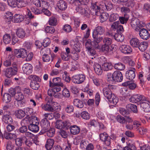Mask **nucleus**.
<instances>
[{
  "instance_id": "obj_1",
  "label": "nucleus",
  "mask_w": 150,
  "mask_h": 150,
  "mask_svg": "<svg viewBox=\"0 0 150 150\" xmlns=\"http://www.w3.org/2000/svg\"><path fill=\"white\" fill-rule=\"evenodd\" d=\"M129 100L133 103H137L140 101V106L144 109V111L146 112L150 111L149 105L146 102H143L144 101L148 102L147 98L144 96L139 94H135L131 97Z\"/></svg>"
},
{
  "instance_id": "obj_2",
  "label": "nucleus",
  "mask_w": 150,
  "mask_h": 150,
  "mask_svg": "<svg viewBox=\"0 0 150 150\" xmlns=\"http://www.w3.org/2000/svg\"><path fill=\"white\" fill-rule=\"evenodd\" d=\"M114 86L112 85H108L104 87L103 89V93L104 96L111 104L116 105L118 101V98L112 94V90Z\"/></svg>"
},
{
  "instance_id": "obj_3",
  "label": "nucleus",
  "mask_w": 150,
  "mask_h": 150,
  "mask_svg": "<svg viewBox=\"0 0 150 150\" xmlns=\"http://www.w3.org/2000/svg\"><path fill=\"white\" fill-rule=\"evenodd\" d=\"M46 101L47 102V103L46 105H44L42 107V108L45 110L51 112H54L60 110V108H56L54 107H53L51 105L54 102L53 101V99L52 96L50 97H47L45 98Z\"/></svg>"
},
{
  "instance_id": "obj_4",
  "label": "nucleus",
  "mask_w": 150,
  "mask_h": 150,
  "mask_svg": "<svg viewBox=\"0 0 150 150\" xmlns=\"http://www.w3.org/2000/svg\"><path fill=\"white\" fill-rule=\"evenodd\" d=\"M130 24L132 27L136 31H138L143 26V23L137 18H133L131 21Z\"/></svg>"
},
{
  "instance_id": "obj_5",
  "label": "nucleus",
  "mask_w": 150,
  "mask_h": 150,
  "mask_svg": "<svg viewBox=\"0 0 150 150\" xmlns=\"http://www.w3.org/2000/svg\"><path fill=\"white\" fill-rule=\"evenodd\" d=\"M70 123L67 121H63L62 120H57L55 123L56 128L59 129H61L64 128L67 129L68 127L70 128Z\"/></svg>"
},
{
  "instance_id": "obj_6",
  "label": "nucleus",
  "mask_w": 150,
  "mask_h": 150,
  "mask_svg": "<svg viewBox=\"0 0 150 150\" xmlns=\"http://www.w3.org/2000/svg\"><path fill=\"white\" fill-rule=\"evenodd\" d=\"M17 70V67L15 66L8 68L5 72V75L7 77L10 78L12 76L16 74Z\"/></svg>"
},
{
  "instance_id": "obj_7",
  "label": "nucleus",
  "mask_w": 150,
  "mask_h": 150,
  "mask_svg": "<svg viewBox=\"0 0 150 150\" xmlns=\"http://www.w3.org/2000/svg\"><path fill=\"white\" fill-rule=\"evenodd\" d=\"M14 52L15 55L18 58L21 57L24 58L27 56L26 50L23 48L15 49Z\"/></svg>"
},
{
  "instance_id": "obj_8",
  "label": "nucleus",
  "mask_w": 150,
  "mask_h": 150,
  "mask_svg": "<svg viewBox=\"0 0 150 150\" xmlns=\"http://www.w3.org/2000/svg\"><path fill=\"white\" fill-rule=\"evenodd\" d=\"M111 28L112 29L117 30V33H122L124 32V30L123 26L120 24L119 21L115 22L111 25Z\"/></svg>"
},
{
  "instance_id": "obj_9",
  "label": "nucleus",
  "mask_w": 150,
  "mask_h": 150,
  "mask_svg": "<svg viewBox=\"0 0 150 150\" xmlns=\"http://www.w3.org/2000/svg\"><path fill=\"white\" fill-rule=\"evenodd\" d=\"M86 78L84 75L81 74L78 75H76L72 77V81L73 82L80 84L83 83L85 80Z\"/></svg>"
},
{
  "instance_id": "obj_10",
  "label": "nucleus",
  "mask_w": 150,
  "mask_h": 150,
  "mask_svg": "<svg viewBox=\"0 0 150 150\" xmlns=\"http://www.w3.org/2000/svg\"><path fill=\"white\" fill-rule=\"evenodd\" d=\"M49 84L51 87H55V86H63V83H61V79L59 77L54 78L52 81L50 80Z\"/></svg>"
},
{
  "instance_id": "obj_11",
  "label": "nucleus",
  "mask_w": 150,
  "mask_h": 150,
  "mask_svg": "<svg viewBox=\"0 0 150 150\" xmlns=\"http://www.w3.org/2000/svg\"><path fill=\"white\" fill-rule=\"evenodd\" d=\"M136 69L134 68H131L127 71L126 73V77L127 79L132 81L135 76Z\"/></svg>"
},
{
  "instance_id": "obj_12",
  "label": "nucleus",
  "mask_w": 150,
  "mask_h": 150,
  "mask_svg": "<svg viewBox=\"0 0 150 150\" xmlns=\"http://www.w3.org/2000/svg\"><path fill=\"white\" fill-rule=\"evenodd\" d=\"M139 35L140 37L144 40H147L150 38V34L146 29L142 28L139 31Z\"/></svg>"
},
{
  "instance_id": "obj_13",
  "label": "nucleus",
  "mask_w": 150,
  "mask_h": 150,
  "mask_svg": "<svg viewBox=\"0 0 150 150\" xmlns=\"http://www.w3.org/2000/svg\"><path fill=\"white\" fill-rule=\"evenodd\" d=\"M96 4L97 3L96 2L92 4L91 11V13H92V14L98 16L100 15V8L96 5Z\"/></svg>"
},
{
  "instance_id": "obj_14",
  "label": "nucleus",
  "mask_w": 150,
  "mask_h": 150,
  "mask_svg": "<svg viewBox=\"0 0 150 150\" xmlns=\"http://www.w3.org/2000/svg\"><path fill=\"white\" fill-rule=\"evenodd\" d=\"M104 28L100 26H98L95 29L93 33V36L98 37V35H102L104 33Z\"/></svg>"
},
{
  "instance_id": "obj_15",
  "label": "nucleus",
  "mask_w": 150,
  "mask_h": 150,
  "mask_svg": "<svg viewBox=\"0 0 150 150\" xmlns=\"http://www.w3.org/2000/svg\"><path fill=\"white\" fill-rule=\"evenodd\" d=\"M94 40L92 42V46L95 49H99L100 48L99 43L102 40V37H96L93 36Z\"/></svg>"
},
{
  "instance_id": "obj_16",
  "label": "nucleus",
  "mask_w": 150,
  "mask_h": 150,
  "mask_svg": "<svg viewBox=\"0 0 150 150\" xmlns=\"http://www.w3.org/2000/svg\"><path fill=\"white\" fill-rule=\"evenodd\" d=\"M112 46L103 44L102 46L101 50L102 51L105 53L111 54L113 53L114 50V47L112 48Z\"/></svg>"
},
{
  "instance_id": "obj_17",
  "label": "nucleus",
  "mask_w": 150,
  "mask_h": 150,
  "mask_svg": "<svg viewBox=\"0 0 150 150\" xmlns=\"http://www.w3.org/2000/svg\"><path fill=\"white\" fill-rule=\"evenodd\" d=\"M32 65L29 64H24L22 67V69L24 73L26 74H29L32 73L33 70Z\"/></svg>"
},
{
  "instance_id": "obj_18",
  "label": "nucleus",
  "mask_w": 150,
  "mask_h": 150,
  "mask_svg": "<svg viewBox=\"0 0 150 150\" xmlns=\"http://www.w3.org/2000/svg\"><path fill=\"white\" fill-rule=\"evenodd\" d=\"M114 77V81L120 82L123 79V76L121 72L118 71H116L113 73Z\"/></svg>"
},
{
  "instance_id": "obj_19",
  "label": "nucleus",
  "mask_w": 150,
  "mask_h": 150,
  "mask_svg": "<svg viewBox=\"0 0 150 150\" xmlns=\"http://www.w3.org/2000/svg\"><path fill=\"white\" fill-rule=\"evenodd\" d=\"M35 124L33 122L30 124L28 126V129L33 132H37L39 130V127L38 125L39 124L38 122H35Z\"/></svg>"
},
{
  "instance_id": "obj_20",
  "label": "nucleus",
  "mask_w": 150,
  "mask_h": 150,
  "mask_svg": "<svg viewBox=\"0 0 150 150\" xmlns=\"http://www.w3.org/2000/svg\"><path fill=\"white\" fill-rule=\"evenodd\" d=\"M121 52L124 54H129L132 51L131 48L129 45H122L120 48Z\"/></svg>"
},
{
  "instance_id": "obj_21",
  "label": "nucleus",
  "mask_w": 150,
  "mask_h": 150,
  "mask_svg": "<svg viewBox=\"0 0 150 150\" xmlns=\"http://www.w3.org/2000/svg\"><path fill=\"white\" fill-rule=\"evenodd\" d=\"M42 128L45 130H48L50 128V123L47 118L42 119L40 122Z\"/></svg>"
},
{
  "instance_id": "obj_22",
  "label": "nucleus",
  "mask_w": 150,
  "mask_h": 150,
  "mask_svg": "<svg viewBox=\"0 0 150 150\" xmlns=\"http://www.w3.org/2000/svg\"><path fill=\"white\" fill-rule=\"evenodd\" d=\"M127 7H123L121 8V11L124 14H128L130 12V7L131 5H134V4L132 2H129L128 3Z\"/></svg>"
},
{
  "instance_id": "obj_23",
  "label": "nucleus",
  "mask_w": 150,
  "mask_h": 150,
  "mask_svg": "<svg viewBox=\"0 0 150 150\" xmlns=\"http://www.w3.org/2000/svg\"><path fill=\"white\" fill-rule=\"evenodd\" d=\"M24 16L22 15L16 14L13 16L12 21L15 23H20L23 21Z\"/></svg>"
},
{
  "instance_id": "obj_24",
  "label": "nucleus",
  "mask_w": 150,
  "mask_h": 150,
  "mask_svg": "<svg viewBox=\"0 0 150 150\" xmlns=\"http://www.w3.org/2000/svg\"><path fill=\"white\" fill-rule=\"evenodd\" d=\"M16 34L19 38L22 39L25 36L26 33L24 30L19 28L17 29Z\"/></svg>"
},
{
  "instance_id": "obj_25",
  "label": "nucleus",
  "mask_w": 150,
  "mask_h": 150,
  "mask_svg": "<svg viewBox=\"0 0 150 150\" xmlns=\"http://www.w3.org/2000/svg\"><path fill=\"white\" fill-rule=\"evenodd\" d=\"M57 6L58 8L62 11L65 10L67 7L66 2L63 0H60L57 3Z\"/></svg>"
},
{
  "instance_id": "obj_26",
  "label": "nucleus",
  "mask_w": 150,
  "mask_h": 150,
  "mask_svg": "<svg viewBox=\"0 0 150 150\" xmlns=\"http://www.w3.org/2000/svg\"><path fill=\"white\" fill-rule=\"evenodd\" d=\"M54 141L53 139H49L47 141L45 147L47 150H50L52 148Z\"/></svg>"
},
{
  "instance_id": "obj_27",
  "label": "nucleus",
  "mask_w": 150,
  "mask_h": 150,
  "mask_svg": "<svg viewBox=\"0 0 150 150\" xmlns=\"http://www.w3.org/2000/svg\"><path fill=\"white\" fill-rule=\"evenodd\" d=\"M70 129V131L71 134L74 135H76L78 134L80 131V127L76 125L71 126Z\"/></svg>"
},
{
  "instance_id": "obj_28",
  "label": "nucleus",
  "mask_w": 150,
  "mask_h": 150,
  "mask_svg": "<svg viewBox=\"0 0 150 150\" xmlns=\"http://www.w3.org/2000/svg\"><path fill=\"white\" fill-rule=\"evenodd\" d=\"M26 140V137L24 136L21 137L17 138L16 139V144L18 146H21L24 144V142Z\"/></svg>"
},
{
  "instance_id": "obj_29",
  "label": "nucleus",
  "mask_w": 150,
  "mask_h": 150,
  "mask_svg": "<svg viewBox=\"0 0 150 150\" xmlns=\"http://www.w3.org/2000/svg\"><path fill=\"white\" fill-rule=\"evenodd\" d=\"M102 6V8L108 11H110L113 8L112 4L111 2L108 1H107L104 4H103Z\"/></svg>"
},
{
  "instance_id": "obj_30",
  "label": "nucleus",
  "mask_w": 150,
  "mask_h": 150,
  "mask_svg": "<svg viewBox=\"0 0 150 150\" xmlns=\"http://www.w3.org/2000/svg\"><path fill=\"white\" fill-rule=\"evenodd\" d=\"M140 43L139 40L136 38H132L130 41L131 45L133 47L137 48Z\"/></svg>"
},
{
  "instance_id": "obj_31",
  "label": "nucleus",
  "mask_w": 150,
  "mask_h": 150,
  "mask_svg": "<svg viewBox=\"0 0 150 150\" xmlns=\"http://www.w3.org/2000/svg\"><path fill=\"white\" fill-rule=\"evenodd\" d=\"M126 108L129 111H132L134 112H137V106L133 104H127L126 105Z\"/></svg>"
},
{
  "instance_id": "obj_32",
  "label": "nucleus",
  "mask_w": 150,
  "mask_h": 150,
  "mask_svg": "<svg viewBox=\"0 0 150 150\" xmlns=\"http://www.w3.org/2000/svg\"><path fill=\"white\" fill-rule=\"evenodd\" d=\"M16 116L18 118L21 119L25 115L24 111L21 110H16L15 112Z\"/></svg>"
},
{
  "instance_id": "obj_33",
  "label": "nucleus",
  "mask_w": 150,
  "mask_h": 150,
  "mask_svg": "<svg viewBox=\"0 0 150 150\" xmlns=\"http://www.w3.org/2000/svg\"><path fill=\"white\" fill-rule=\"evenodd\" d=\"M94 69L96 74L98 75H101L102 73V70L101 66L98 63L94 65Z\"/></svg>"
},
{
  "instance_id": "obj_34",
  "label": "nucleus",
  "mask_w": 150,
  "mask_h": 150,
  "mask_svg": "<svg viewBox=\"0 0 150 150\" xmlns=\"http://www.w3.org/2000/svg\"><path fill=\"white\" fill-rule=\"evenodd\" d=\"M114 37L116 41L120 42H122L124 39V37L122 33H115Z\"/></svg>"
},
{
  "instance_id": "obj_35",
  "label": "nucleus",
  "mask_w": 150,
  "mask_h": 150,
  "mask_svg": "<svg viewBox=\"0 0 150 150\" xmlns=\"http://www.w3.org/2000/svg\"><path fill=\"white\" fill-rule=\"evenodd\" d=\"M13 14L10 12H7L5 15V20L6 22L9 24L11 21H12L13 18Z\"/></svg>"
},
{
  "instance_id": "obj_36",
  "label": "nucleus",
  "mask_w": 150,
  "mask_h": 150,
  "mask_svg": "<svg viewBox=\"0 0 150 150\" xmlns=\"http://www.w3.org/2000/svg\"><path fill=\"white\" fill-rule=\"evenodd\" d=\"M73 103L75 106L79 108H82L84 106L83 102L78 99H74Z\"/></svg>"
},
{
  "instance_id": "obj_37",
  "label": "nucleus",
  "mask_w": 150,
  "mask_h": 150,
  "mask_svg": "<svg viewBox=\"0 0 150 150\" xmlns=\"http://www.w3.org/2000/svg\"><path fill=\"white\" fill-rule=\"evenodd\" d=\"M148 44L146 42H143L140 43L138 47L142 51H144L146 49Z\"/></svg>"
},
{
  "instance_id": "obj_38",
  "label": "nucleus",
  "mask_w": 150,
  "mask_h": 150,
  "mask_svg": "<svg viewBox=\"0 0 150 150\" xmlns=\"http://www.w3.org/2000/svg\"><path fill=\"white\" fill-rule=\"evenodd\" d=\"M3 121L6 123L11 124L13 122V119L9 115H4L3 117Z\"/></svg>"
},
{
  "instance_id": "obj_39",
  "label": "nucleus",
  "mask_w": 150,
  "mask_h": 150,
  "mask_svg": "<svg viewBox=\"0 0 150 150\" xmlns=\"http://www.w3.org/2000/svg\"><path fill=\"white\" fill-rule=\"evenodd\" d=\"M88 1V0H75L73 4L76 6H79L81 5H86Z\"/></svg>"
},
{
  "instance_id": "obj_40",
  "label": "nucleus",
  "mask_w": 150,
  "mask_h": 150,
  "mask_svg": "<svg viewBox=\"0 0 150 150\" xmlns=\"http://www.w3.org/2000/svg\"><path fill=\"white\" fill-rule=\"evenodd\" d=\"M102 67L103 70L108 71L110 70L113 68V66L111 63H104L102 65Z\"/></svg>"
},
{
  "instance_id": "obj_41",
  "label": "nucleus",
  "mask_w": 150,
  "mask_h": 150,
  "mask_svg": "<svg viewBox=\"0 0 150 150\" xmlns=\"http://www.w3.org/2000/svg\"><path fill=\"white\" fill-rule=\"evenodd\" d=\"M129 16L128 14H124L123 16L119 17V20L121 24L126 23L129 19Z\"/></svg>"
},
{
  "instance_id": "obj_42",
  "label": "nucleus",
  "mask_w": 150,
  "mask_h": 150,
  "mask_svg": "<svg viewBox=\"0 0 150 150\" xmlns=\"http://www.w3.org/2000/svg\"><path fill=\"white\" fill-rule=\"evenodd\" d=\"M4 137L7 139H11L16 137V135L14 134L8 132L4 131Z\"/></svg>"
},
{
  "instance_id": "obj_43",
  "label": "nucleus",
  "mask_w": 150,
  "mask_h": 150,
  "mask_svg": "<svg viewBox=\"0 0 150 150\" xmlns=\"http://www.w3.org/2000/svg\"><path fill=\"white\" fill-rule=\"evenodd\" d=\"M103 44L110 45L112 43V39L107 37H102V40Z\"/></svg>"
},
{
  "instance_id": "obj_44",
  "label": "nucleus",
  "mask_w": 150,
  "mask_h": 150,
  "mask_svg": "<svg viewBox=\"0 0 150 150\" xmlns=\"http://www.w3.org/2000/svg\"><path fill=\"white\" fill-rule=\"evenodd\" d=\"M114 67L116 69L120 70H123L125 68V65L120 62L115 64Z\"/></svg>"
},
{
  "instance_id": "obj_45",
  "label": "nucleus",
  "mask_w": 150,
  "mask_h": 150,
  "mask_svg": "<svg viewBox=\"0 0 150 150\" xmlns=\"http://www.w3.org/2000/svg\"><path fill=\"white\" fill-rule=\"evenodd\" d=\"M11 37L9 34H6L3 37V40L5 44H8L11 41Z\"/></svg>"
},
{
  "instance_id": "obj_46",
  "label": "nucleus",
  "mask_w": 150,
  "mask_h": 150,
  "mask_svg": "<svg viewBox=\"0 0 150 150\" xmlns=\"http://www.w3.org/2000/svg\"><path fill=\"white\" fill-rule=\"evenodd\" d=\"M49 24L51 25L55 26L57 25V20L54 17H51L48 21Z\"/></svg>"
},
{
  "instance_id": "obj_47",
  "label": "nucleus",
  "mask_w": 150,
  "mask_h": 150,
  "mask_svg": "<svg viewBox=\"0 0 150 150\" xmlns=\"http://www.w3.org/2000/svg\"><path fill=\"white\" fill-rule=\"evenodd\" d=\"M100 17V19L101 22H103L106 21L108 18L109 15L106 13H103L99 16Z\"/></svg>"
},
{
  "instance_id": "obj_48",
  "label": "nucleus",
  "mask_w": 150,
  "mask_h": 150,
  "mask_svg": "<svg viewBox=\"0 0 150 150\" xmlns=\"http://www.w3.org/2000/svg\"><path fill=\"white\" fill-rule=\"evenodd\" d=\"M30 86L33 89L35 90H38L40 87L39 83L36 81H31L30 84Z\"/></svg>"
},
{
  "instance_id": "obj_49",
  "label": "nucleus",
  "mask_w": 150,
  "mask_h": 150,
  "mask_svg": "<svg viewBox=\"0 0 150 150\" xmlns=\"http://www.w3.org/2000/svg\"><path fill=\"white\" fill-rule=\"evenodd\" d=\"M14 97L18 101H21L24 99V96L22 93H16Z\"/></svg>"
},
{
  "instance_id": "obj_50",
  "label": "nucleus",
  "mask_w": 150,
  "mask_h": 150,
  "mask_svg": "<svg viewBox=\"0 0 150 150\" xmlns=\"http://www.w3.org/2000/svg\"><path fill=\"white\" fill-rule=\"evenodd\" d=\"M119 111L121 115L125 117L129 115V111L123 108H120L119 109Z\"/></svg>"
},
{
  "instance_id": "obj_51",
  "label": "nucleus",
  "mask_w": 150,
  "mask_h": 150,
  "mask_svg": "<svg viewBox=\"0 0 150 150\" xmlns=\"http://www.w3.org/2000/svg\"><path fill=\"white\" fill-rule=\"evenodd\" d=\"M11 100V95L8 93H5L3 98V101L6 103H8Z\"/></svg>"
},
{
  "instance_id": "obj_52",
  "label": "nucleus",
  "mask_w": 150,
  "mask_h": 150,
  "mask_svg": "<svg viewBox=\"0 0 150 150\" xmlns=\"http://www.w3.org/2000/svg\"><path fill=\"white\" fill-rule=\"evenodd\" d=\"M123 150H137L136 146L133 144H128L127 146L123 148Z\"/></svg>"
},
{
  "instance_id": "obj_53",
  "label": "nucleus",
  "mask_w": 150,
  "mask_h": 150,
  "mask_svg": "<svg viewBox=\"0 0 150 150\" xmlns=\"http://www.w3.org/2000/svg\"><path fill=\"white\" fill-rule=\"evenodd\" d=\"M29 79L33 81H41V80L37 76L34 75H31L29 76Z\"/></svg>"
},
{
  "instance_id": "obj_54",
  "label": "nucleus",
  "mask_w": 150,
  "mask_h": 150,
  "mask_svg": "<svg viewBox=\"0 0 150 150\" xmlns=\"http://www.w3.org/2000/svg\"><path fill=\"white\" fill-rule=\"evenodd\" d=\"M119 18V15L117 14L113 13L111 14L109 17V20L110 22H113Z\"/></svg>"
},
{
  "instance_id": "obj_55",
  "label": "nucleus",
  "mask_w": 150,
  "mask_h": 150,
  "mask_svg": "<svg viewBox=\"0 0 150 150\" xmlns=\"http://www.w3.org/2000/svg\"><path fill=\"white\" fill-rule=\"evenodd\" d=\"M45 31L47 33L53 34L55 32V29L52 26H47L45 28Z\"/></svg>"
},
{
  "instance_id": "obj_56",
  "label": "nucleus",
  "mask_w": 150,
  "mask_h": 150,
  "mask_svg": "<svg viewBox=\"0 0 150 150\" xmlns=\"http://www.w3.org/2000/svg\"><path fill=\"white\" fill-rule=\"evenodd\" d=\"M17 6L18 8H21L25 6L26 5V3L23 0H16Z\"/></svg>"
},
{
  "instance_id": "obj_57",
  "label": "nucleus",
  "mask_w": 150,
  "mask_h": 150,
  "mask_svg": "<svg viewBox=\"0 0 150 150\" xmlns=\"http://www.w3.org/2000/svg\"><path fill=\"white\" fill-rule=\"evenodd\" d=\"M81 116L82 118L85 120H88L90 118V114L86 111H83L81 113Z\"/></svg>"
},
{
  "instance_id": "obj_58",
  "label": "nucleus",
  "mask_w": 150,
  "mask_h": 150,
  "mask_svg": "<svg viewBox=\"0 0 150 150\" xmlns=\"http://www.w3.org/2000/svg\"><path fill=\"white\" fill-rule=\"evenodd\" d=\"M55 129L53 128H51L47 132V135L49 137H53L54 134Z\"/></svg>"
},
{
  "instance_id": "obj_59",
  "label": "nucleus",
  "mask_w": 150,
  "mask_h": 150,
  "mask_svg": "<svg viewBox=\"0 0 150 150\" xmlns=\"http://www.w3.org/2000/svg\"><path fill=\"white\" fill-rule=\"evenodd\" d=\"M42 60L44 62H51L52 61V59H51L50 57L47 54H45L42 57Z\"/></svg>"
},
{
  "instance_id": "obj_60",
  "label": "nucleus",
  "mask_w": 150,
  "mask_h": 150,
  "mask_svg": "<svg viewBox=\"0 0 150 150\" xmlns=\"http://www.w3.org/2000/svg\"><path fill=\"white\" fill-rule=\"evenodd\" d=\"M8 4L12 7H16L17 6L16 0H7Z\"/></svg>"
},
{
  "instance_id": "obj_61",
  "label": "nucleus",
  "mask_w": 150,
  "mask_h": 150,
  "mask_svg": "<svg viewBox=\"0 0 150 150\" xmlns=\"http://www.w3.org/2000/svg\"><path fill=\"white\" fill-rule=\"evenodd\" d=\"M62 29L65 32L69 33L71 31L72 28L71 26L68 24H65L62 28Z\"/></svg>"
},
{
  "instance_id": "obj_62",
  "label": "nucleus",
  "mask_w": 150,
  "mask_h": 150,
  "mask_svg": "<svg viewBox=\"0 0 150 150\" xmlns=\"http://www.w3.org/2000/svg\"><path fill=\"white\" fill-rule=\"evenodd\" d=\"M92 43L91 40L90 39H88L85 43V47L88 50H89L92 48Z\"/></svg>"
},
{
  "instance_id": "obj_63",
  "label": "nucleus",
  "mask_w": 150,
  "mask_h": 150,
  "mask_svg": "<svg viewBox=\"0 0 150 150\" xmlns=\"http://www.w3.org/2000/svg\"><path fill=\"white\" fill-rule=\"evenodd\" d=\"M107 80L108 81H114L115 79L114 77L113 73L112 74L110 72H108L107 74Z\"/></svg>"
},
{
  "instance_id": "obj_64",
  "label": "nucleus",
  "mask_w": 150,
  "mask_h": 150,
  "mask_svg": "<svg viewBox=\"0 0 150 150\" xmlns=\"http://www.w3.org/2000/svg\"><path fill=\"white\" fill-rule=\"evenodd\" d=\"M116 119L117 121L122 124L125 123V118L120 115H118L116 117Z\"/></svg>"
}]
</instances>
